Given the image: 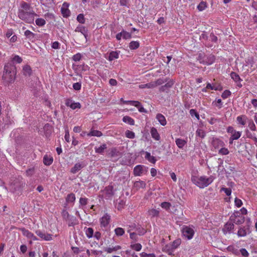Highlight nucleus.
I'll list each match as a JSON object with an SVG mask.
<instances>
[{
	"instance_id": "f257e3e1",
	"label": "nucleus",
	"mask_w": 257,
	"mask_h": 257,
	"mask_svg": "<svg viewBox=\"0 0 257 257\" xmlns=\"http://www.w3.org/2000/svg\"><path fill=\"white\" fill-rule=\"evenodd\" d=\"M16 67L12 63H8L5 65L3 74V80L7 85L14 83L16 79Z\"/></svg>"
},
{
	"instance_id": "f03ea898",
	"label": "nucleus",
	"mask_w": 257,
	"mask_h": 257,
	"mask_svg": "<svg viewBox=\"0 0 257 257\" xmlns=\"http://www.w3.org/2000/svg\"><path fill=\"white\" fill-rule=\"evenodd\" d=\"M214 179V177L210 176L209 177L205 176H201L197 177L193 176L192 177V181L194 184L200 188H204L210 184Z\"/></svg>"
},
{
	"instance_id": "7ed1b4c3",
	"label": "nucleus",
	"mask_w": 257,
	"mask_h": 257,
	"mask_svg": "<svg viewBox=\"0 0 257 257\" xmlns=\"http://www.w3.org/2000/svg\"><path fill=\"white\" fill-rule=\"evenodd\" d=\"M35 16H37V14L33 10L18 12L19 18L29 24H32L34 22Z\"/></svg>"
},
{
	"instance_id": "20e7f679",
	"label": "nucleus",
	"mask_w": 257,
	"mask_h": 257,
	"mask_svg": "<svg viewBox=\"0 0 257 257\" xmlns=\"http://www.w3.org/2000/svg\"><path fill=\"white\" fill-rule=\"evenodd\" d=\"M229 221L236 224L240 225L244 222L245 218L239 211H236L230 216Z\"/></svg>"
},
{
	"instance_id": "39448f33",
	"label": "nucleus",
	"mask_w": 257,
	"mask_h": 257,
	"mask_svg": "<svg viewBox=\"0 0 257 257\" xmlns=\"http://www.w3.org/2000/svg\"><path fill=\"white\" fill-rule=\"evenodd\" d=\"M182 232L183 236L188 239H191L194 234L193 228L186 226L183 227Z\"/></svg>"
},
{
	"instance_id": "423d86ee",
	"label": "nucleus",
	"mask_w": 257,
	"mask_h": 257,
	"mask_svg": "<svg viewBox=\"0 0 257 257\" xmlns=\"http://www.w3.org/2000/svg\"><path fill=\"white\" fill-rule=\"evenodd\" d=\"M121 101H123L124 103H130L132 105L137 107L139 111L141 112L147 113V111L145 109L141 104V103L138 101H123L122 98L121 99Z\"/></svg>"
},
{
	"instance_id": "0eeeda50",
	"label": "nucleus",
	"mask_w": 257,
	"mask_h": 257,
	"mask_svg": "<svg viewBox=\"0 0 257 257\" xmlns=\"http://www.w3.org/2000/svg\"><path fill=\"white\" fill-rule=\"evenodd\" d=\"M103 192L106 199H111L114 194L113 186L111 185L106 186L104 189Z\"/></svg>"
},
{
	"instance_id": "6e6552de",
	"label": "nucleus",
	"mask_w": 257,
	"mask_h": 257,
	"mask_svg": "<svg viewBox=\"0 0 257 257\" xmlns=\"http://www.w3.org/2000/svg\"><path fill=\"white\" fill-rule=\"evenodd\" d=\"M249 232V225L247 224L246 226H240L237 234L239 237H244Z\"/></svg>"
},
{
	"instance_id": "1a4fd4ad",
	"label": "nucleus",
	"mask_w": 257,
	"mask_h": 257,
	"mask_svg": "<svg viewBox=\"0 0 257 257\" xmlns=\"http://www.w3.org/2000/svg\"><path fill=\"white\" fill-rule=\"evenodd\" d=\"M110 216L107 213L105 214L100 219L101 226L106 227L109 223Z\"/></svg>"
},
{
	"instance_id": "9d476101",
	"label": "nucleus",
	"mask_w": 257,
	"mask_h": 257,
	"mask_svg": "<svg viewBox=\"0 0 257 257\" xmlns=\"http://www.w3.org/2000/svg\"><path fill=\"white\" fill-rule=\"evenodd\" d=\"M174 83L173 80H171L167 82L165 85H162L159 88L160 92H167V91L172 87Z\"/></svg>"
},
{
	"instance_id": "9b49d317",
	"label": "nucleus",
	"mask_w": 257,
	"mask_h": 257,
	"mask_svg": "<svg viewBox=\"0 0 257 257\" xmlns=\"http://www.w3.org/2000/svg\"><path fill=\"white\" fill-rule=\"evenodd\" d=\"M234 223L229 220V221L224 225L222 230L224 233H226L227 232H230L234 229Z\"/></svg>"
},
{
	"instance_id": "f8f14e48",
	"label": "nucleus",
	"mask_w": 257,
	"mask_h": 257,
	"mask_svg": "<svg viewBox=\"0 0 257 257\" xmlns=\"http://www.w3.org/2000/svg\"><path fill=\"white\" fill-rule=\"evenodd\" d=\"M215 56L213 55L210 54L206 57H205L203 60L201 62L207 65H211L215 61Z\"/></svg>"
},
{
	"instance_id": "ddd939ff",
	"label": "nucleus",
	"mask_w": 257,
	"mask_h": 257,
	"mask_svg": "<svg viewBox=\"0 0 257 257\" xmlns=\"http://www.w3.org/2000/svg\"><path fill=\"white\" fill-rule=\"evenodd\" d=\"M36 233L41 238L45 240H50L52 239V235L48 233H45L40 230H37Z\"/></svg>"
},
{
	"instance_id": "4468645a",
	"label": "nucleus",
	"mask_w": 257,
	"mask_h": 257,
	"mask_svg": "<svg viewBox=\"0 0 257 257\" xmlns=\"http://www.w3.org/2000/svg\"><path fill=\"white\" fill-rule=\"evenodd\" d=\"M85 166V165L83 163H78L75 164L73 167L71 169L70 172L75 174L78 171L80 170L81 169L84 168Z\"/></svg>"
},
{
	"instance_id": "2eb2a0df",
	"label": "nucleus",
	"mask_w": 257,
	"mask_h": 257,
	"mask_svg": "<svg viewBox=\"0 0 257 257\" xmlns=\"http://www.w3.org/2000/svg\"><path fill=\"white\" fill-rule=\"evenodd\" d=\"M21 8L19 11H28L33 10L30 5L26 2H23L21 4Z\"/></svg>"
},
{
	"instance_id": "dca6fc26",
	"label": "nucleus",
	"mask_w": 257,
	"mask_h": 257,
	"mask_svg": "<svg viewBox=\"0 0 257 257\" xmlns=\"http://www.w3.org/2000/svg\"><path fill=\"white\" fill-rule=\"evenodd\" d=\"M75 32H80L82 34L84 35L85 38H86L87 36V30L85 29V28L81 25L78 26L75 30Z\"/></svg>"
},
{
	"instance_id": "f3484780",
	"label": "nucleus",
	"mask_w": 257,
	"mask_h": 257,
	"mask_svg": "<svg viewBox=\"0 0 257 257\" xmlns=\"http://www.w3.org/2000/svg\"><path fill=\"white\" fill-rule=\"evenodd\" d=\"M23 234L27 236L29 238H31L33 240H37L38 239L36 236H35L33 233L31 232L28 230H26L25 229H23Z\"/></svg>"
},
{
	"instance_id": "a211bd4d",
	"label": "nucleus",
	"mask_w": 257,
	"mask_h": 257,
	"mask_svg": "<svg viewBox=\"0 0 257 257\" xmlns=\"http://www.w3.org/2000/svg\"><path fill=\"white\" fill-rule=\"evenodd\" d=\"M32 72V70L31 69V67L26 65L23 67V73L26 76H30Z\"/></svg>"
},
{
	"instance_id": "6ab92c4d",
	"label": "nucleus",
	"mask_w": 257,
	"mask_h": 257,
	"mask_svg": "<svg viewBox=\"0 0 257 257\" xmlns=\"http://www.w3.org/2000/svg\"><path fill=\"white\" fill-rule=\"evenodd\" d=\"M143 166L142 165H137L134 169V174L135 176H140L143 174Z\"/></svg>"
},
{
	"instance_id": "aec40b11",
	"label": "nucleus",
	"mask_w": 257,
	"mask_h": 257,
	"mask_svg": "<svg viewBox=\"0 0 257 257\" xmlns=\"http://www.w3.org/2000/svg\"><path fill=\"white\" fill-rule=\"evenodd\" d=\"M156 118L162 125L164 126L166 124V119L163 114L161 113L157 114L156 116Z\"/></svg>"
},
{
	"instance_id": "412c9836",
	"label": "nucleus",
	"mask_w": 257,
	"mask_h": 257,
	"mask_svg": "<svg viewBox=\"0 0 257 257\" xmlns=\"http://www.w3.org/2000/svg\"><path fill=\"white\" fill-rule=\"evenodd\" d=\"M146 186V183L143 181H136L134 185V187L136 188L137 190L140 189L141 188H145Z\"/></svg>"
},
{
	"instance_id": "4be33fe9",
	"label": "nucleus",
	"mask_w": 257,
	"mask_h": 257,
	"mask_svg": "<svg viewBox=\"0 0 257 257\" xmlns=\"http://www.w3.org/2000/svg\"><path fill=\"white\" fill-rule=\"evenodd\" d=\"M151 134L152 138L156 141H159L160 139V135L155 127H152L151 130Z\"/></svg>"
},
{
	"instance_id": "5701e85b",
	"label": "nucleus",
	"mask_w": 257,
	"mask_h": 257,
	"mask_svg": "<svg viewBox=\"0 0 257 257\" xmlns=\"http://www.w3.org/2000/svg\"><path fill=\"white\" fill-rule=\"evenodd\" d=\"M148 215L151 217H157L159 215V211L156 209H151L148 211Z\"/></svg>"
},
{
	"instance_id": "b1692460",
	"label": "nucleus",
	"mask_w": 257,
	"mask_h": 257,
	"mask_svg": "<svg viewBox=\"0 0 257 257\" xmlns=\"http://www.w3.org/2000/svg\"><path fill=\"white\" fill-rule=\"evenodd\" d=\"M119 52L117 51H111L110 52L108 60L109 61L117 59L118 58Z\"/></svg>"
},
{
	"instance_id": "393cba45",
	"label": "nucleus",
	"mask_w": 257,
	"mask_h": 257,
	"mask_svg": "<svg viewBox=\"0 0 257 257\" xmlns=\"http://www.w3.org/2000/svg\"><path fill=\"white\" fill-rule=\"evenodd\" d=\"M53 159L52 157H49L47 155H45L43 158V163L45 165L50 166L52 164Z\"/></svg>"
},
{
	"instance_id": "a878e982",
	"label": "nucleus",
	"mask_w": 257,
	"mask_h": 257,
	"mask_svg": "<svg viewBox=\"0 0 257 257\" xmlns=\"http://www.w3.org/2000/svg\"><path fill=\"white\" fill-rule=\"evenodd\" d=\"M66 221L69 226H73L76 224V218L74 216H70V217L66 218Z\"/></svg>"
},
{
	"instance_id": "bb28decb",
	"label": "nucleus",
	"mask_w": 257,
	"mask_h": 257,
	"mask_svg": "<svg viewBox=\"0 0 257 257\" xmlns=\"http://www.w3.org/2000/svg\"><path fill=\"white\" fill-rule=\"evenodd\" d=\"M145 159L153 164H155L156 162L155 157L151 156V154L148 152L145 153Z\"/></svg>"
},
{
	"instance_id": "cd10ccee",
	"label": "nucleus",
	"mask_w": 257,
	"mask_h": 257,
	"mask_svg": "<svg viewBox=\"0 0 257 257\" xmlns=\"http://www.w3.org/2000/svg\"><path fill=\"white\" fill-rule=\"evenodd\" d=\"M88 136H95V137H101L102 136V133L97 130H91L90 132L87 134Z\"/></svg>"
},
{
	"instance_id": "c85d7f7f",
	"label": "nucleus",
	"mask_w": 257,
	"mask_h": 257,
	"mask_svg": "<svg viewBox=\"0 0 257 257\" xmlns=\"http://www.w3.org/2000/svg\"><path fill=\"white\" fill-rule=\"evenodd\" d=\"M121 248V246L119 245H116L112 247H107L104 248V251L108 253H110L113 251H116Z\"/></svg>"
},
{
	"instance_id": "c756f323",
	"label": "nucleus",
	"mask_w": 257,
	"mask_h": 257,
	"mask_svg": "<svg viewBox=\"0 0 257 257\" xmlns=\"http://www.w3.org/2000/svg\"><path fill=\"white\" fill-rule=\"evenodd\" d=\"M176 144L178 148L182 149L186 145V142L183 139H177L176 140Z\"/></svg>"
},
{
	"instance_id": "7c9ffc66",
	"label": "nucleus",
	"mask_w": 257,
	"mask_h": 257,
	"mask_svg": "<svg viewBox=\"0 0 257 257\" xmlns=\"http://www.w3.org/2000/svg\"><path fill=\"white\" fill-rule=\"evenodd\" d=\"M140 46V43L138 41H132L129 44V48L131 50H135L138 49Z\"/></svg>"
},
{
	"instance_id": "2f4dec72",
	"label": "nucleus",
	"mask_w": 257,
	"mask_h": 257,
	"mask_svg": "<svg viewBox=\"0 0 257 257\" xmlns=\"http://www.w3.org/2000/svg\"><path fill=\"white\" fill-rule=\"evenodd\" d=\"M125 201L123 200H116V206L118 210L122 209L125 205Z\"/></svg>"
},
{
	"instance_id": "473e14b6",
	"label": "nucleus",
	"mask_w": 257,
	"mask_h": 257,
	"mask_svg": "<svg viewBox=\"0 0 257 257\" xmlns=\"http://www.w3.org/2000/svg\"><path fill=\"white\" fill-rule=\"evenodd\" d=\"M61 13L64 17L67 18L70 15V11L67 8L62 7L61 9Z\"/></svg>"
},
{
	"instance_id": "72a5a7b5",
	"label": "nucleus",
	"mask_w": 257,
	"mask_h": 257,
	"mask_svg": "<svg viewBox=\"0 0 257 257\" xmlns=\"http://www.w3.org/2000/svg\"><path fill=\"white\" fill-rule=\"evenodd\" d=\"M106 145L105 144H102L98 148H95V151L96 153L102 154L104 150L106 149Z\"/></svg>"
},
{
	"instance_id": "f704fd0d",
	"label": "nucleus",
	"mask_w": 257,
	"mask_h": 257,
	"mask_svg": "<svg viewBox=\"0 0 257 257\" xmlns=\"http://www.w3.org/2000/svg\"><path fill=\"white\" fill-rule=\"evenodd\" d=\"M122 120L125 123H127L131 125H134L135 121L134 120L128 116H125L123 117Z\"/></svg>"
},
{
	"instance_id": "c9c22d12",
	"label": "nucleus",
	"mask_w": 257,
	"mask_h": 257,
	"mask_svg": "<svg viewBox=\"0 0 257 257\" xmlns=\"http://www.w3.org/2000/svg\"><path fill=\"white\" fill-rule=\"evenodd\" d=\"M167 79H163L162 78H159L157 79L156 81L153 82V83L154 85V87H156L158 85H161L163 83L167 82Z\"/></svg>"
},
{
	"instance_id": "e433bc0d",
	"label": "nucleus",
	"mask_w": 257,
	"mask_h": 257,
	"mask_svg": "<svg viewBox=\"0 0 257 257\" xmlns=\"http://www.w3.org/2000/svg\"><path fill=\"white\" fill-rule=\"evenodd\" d=\"M181 242V240L180 239H177L170 244L171 245L173 249H175L180 245Z\"/></svg>"
},
{
	"instance_id": "4c0bfd02",
	"label": "nucleus",
	"mask_w": 257,
	"mask_h": 257,
	"mask_svg": "<svg viewBox=\"0 0 257 257\" xmlns=\"http://www.w3.org/2000/svg\"><path fill=\"white\" fill-rule=\"evenodd\" d=\"M66 200L68 203L74 202L75 200V196L73 193H70L67 195Z\"/></svg>"
},
{
	"instance_id": "58836bf2",
	"label": "nucleus",
	"mask_w": 257,
	"mask_h": 257,
	"mask_svg": "<svg viewBox=\"0 0 257 257\" xmlns=\"http://www.w3.org/2000/svg\"><path fill=\"white\" fill-rule=\"evenodd\" d=\"M35 22L36 25L39 27L43 26L46 24L45 20L42 18H38L36 20Z\"/></svg>"
},
{
	"instance_id": "ea45409f",
	"label": "nucleus",
	"mask_w": 257,
	"mask_h": 257,
	"mask_svg": "<svg viewBox=\"0 0 257 257\" xmlns=\"http://www.w3.org/2000/svg\"><path fill=\"white\" fill-rule=\"evenodd\" d=\"M243 118H246V117L245 115H240L238 116L236 118L238 123L241 124L242 125H244L245 124V121Z\"/></svg>"
},
{
	"instance_id": "a19ab883",
	"label": "nucleus",
	"mask_w": 257,
	"mask_h": 257,
	"mask_svg": "<svg viewBox=\"0 0 257 257\" xmlns=\"http://www.w3.org/2000/svg\"><path fill=\"white\" fill-rule=\"evenodd\" d=\"M114 232L117 236H121L124 233V230L122 228L117 227L115 229Z\"/></svg>"
},
{
	"instance_id": "79ce46f5",
	"label": "nucleus",
	"mask_w": 257,
	"mask_h": 257,
	"mask_svg": "<svg viewBox=\"0 0 257 257\" xmlns=\"http://www.w3.org/2000/svg\"><path fill=\"white\" fill-rule=\"evenodd\" d=\"M85 234L87 237H92L93 235V229L91 227L86 228Z\"/></svg>"
},
{
	"instance_id": "37998d69",
	"label": "nucleus",
	"mask_w": 257,
	"mask_h": 257,
	"mask_svg": "<svg viewBox=\"0 0 257 257\" xmlns=\"http://www.w3.org/2000/svg\"><path fill=\"white\" fill-rule=\"evenodd\" d=\"M230 77L235 82H238L241 80L239 76L234 72H232L230 73Z\"/></svg>"
},
{
	"instance_id": "c03bdc74",
	"label": "nucleus",
	"mask_w": 257,
	"mask_h": 257,
	"mask_svg": "<svg viewBox=\"0 0 257 257\" xmlns=\"http://www.w3.org/2000/svg\"><path fill=\"white\" fill-rule=\"evenodd\" d=\"M241 133L240 132H236L234 131V132L232 134L231 137L232 140H237L241 136Z\"/></svg>"
},
{
	"instance_id": "a18cd8bd",
	"label": "nucleus",
	"mask_w": 257,
	"mask_h": 257,
	"mask_svg": "<svg viewBox=\"0 0 257 257\" xmlns=\"http://www.w3.org/2000/svg\"><path fill=\"white\" fill-rule=\"evenodd\" d=\"M196 135L201 138H204L206 135L205 132L202 129L198 128L196 131Z\"/></svg>"
},
{
	"instance_id": "49530a36",
	"label": "nucleus",
	"mask_w": 257,
	"mask_h": 257,
	"mask_svg": "<svg viewBox=\"0 0 257 257\" xmlns=\"http://www.w3.org/2000/svg\"><path fill=\"white\" fill-rule=\"evenodd\" d=\"M25 36L31 40L34 38L35 34L29 30H26L25 32Z\"/></svg>"
},
{
	"instance_id": "de8ad7c7",
	"label": "nucleus",
	"mask_w": 257,
	"mask_h": 257,
	"mask_svg": "<svg viewBox=\"0 0 257 257\" xmlns=\"http://www.w3.org/2000/svg\"><path fill=\"white\" fill-rule=\"evenodd\" d=\"M131 247L133 249H134V250H136L137 251H139L142 248V245L140 243H135V244H131Z\"/></svg>"
},
{
	"instance_id": "09e8293b",
	"label": "nucleus",
	"mask_w": 257,
	"mask_h": 257,
	"mask_svg": "<svg viewBox=\"0 0 257 257\" xmlns=\"http://www.w3.org/2000/svg\"><path fill=\"white\" fill-rule=\"evenodd\" d=\"M139 87L140 88H154V85L153 83V82H151L150 83L145 84H141L139 86Z\"/></svg>"
},
{
	"instance_id": "8fccbe9b",
	"label": "nucleus",
	"mask_w": 257,
	"mask_h": 257,
	"mask_svg": "<svg viewBox=\"0 0 257 257\" xmlns=\"http://www.w3.org/2000/svg\"><path fill=\"white\" fill-rule=\"evenodd\" d=\"M207 7L206 3L204 2H201L197 6V8L199 11H202L204 10Z\"/></svg>"
},
{
	"instance_id": "3c124183",
	"label": "nucleus",
	"mask_w": 257,
	"mask_h": 257,
	"mask_svg": "<svg viewBox=\"0 0 257 257\" xmlns=\"http://www.w3.org/2000/svg\"><path fill=\"white\" fill-rule=\"evenodd\" d=\"M125 136L129 139H134L135 137V133L131 131L127 130L125 132Z\"/></svg>"
},
{
	"instance_id": "603ef678",
	"label": "nucleus",
	"mask_w": 257,
	"mask_h": 257,
	"mask_svg": "<svg viewBox=\"0 0 257 257\" xmlns=\"http://www.w3.org/2000/svg\"><path fill=\"white\" fill-rule=\"evenodd\" d=\"M77 20L81 24H84L85 20L83 14H79L77 17Z\"/></svg>"
},
{
	"instance_id": "864d4df0",
	"label": "nucleus",
	"mask_w": 257,
	"mask_h": 257,
	"mask_svg": "<svg viewBox=\"0 0 257 257\" xmlns=\"http://www.w3.org/2000/svg\"><path fill=\"white\" fill-rule=\"evenodd\" d=\"M122 38L124 39H128L132 38V35L131 33L127 32L124 30L122 31Z\"/></svg>"
},
{
	"instance_id": "5fc2aeb1",
	"label": "nucleus",
	"mask_w": 257,
	"mask_h": 257,
	"mask_svg": "<svg viewBox=\"0 0 257 257\" xmlns=\"http://www.w3.org/2000/svg\"><path fill=\"white\" fill-rule=\"evenodd\" d=\"M118 154L119 152L115 148L112 149L109 153V155L111 157H117L118 156Z\"/></svg>"
},
{
	"instance_id": "6e6d98bb",
	"label": "nucleus",
	"mask_w": 257,
	"mask_h": 257,
	"mask_svg": "<svg viewBox=\"0 0 257 257\" xmlns=\"http://www.w3.org/2000/svg\"><path fill=\"white\" fill-rule=\"evenodd\" d=\"M190 114L192 116H195L197 119H199V114L194 109H191L189 111Z\"/></svg>"
},
{
	"instance_id": "4d7b16f0",
	"label": "nucleus",
	"mask_w": 257,
	"mask_h": 257,
	"mask_svg": "<svg viewBox=\"0 0 257 257\" xmlns=\"http://www.w3.org/2000/svg\"><path fill=\"white\" fill-rule=\"evenodd\" d=\"M34 172H35L34 168H31L26 170V174L27 176H31L34 174Z\"/></svg>"
},
{
	"instance_id": "13d9d810",
	"label": "nucleus",
	"mask_w": 257,
	"mask_h": 257,
	"mask_svg": "<svg viewBox=\"0 0 257 257\" xmlns=\"http://www.w3.org/2000/svg\"><path fill=\"white\" fill-rule=\"evenodd\" d=\"M231 95V92L228 90H225L224 91V92L222 93L221 97L223 99H225L227 98L228 96H229Z\"/></svg>"
},
{
	"instance_id": "bf43d9fd",
	"label": "nucleus",
	"mask_w": 257,
	"mask_h": 257,
	"mask_svg": "<svg viewBox=\"0 0 257 257\" xmlns=\"http://www.w3.org/2000/svg\"><path fill=\"white\" fill-rule=\"evenodd\" d=\"M219 153L223 155H226L229 154V151L227 148H222L219 150Z\"/></svg>"
},
{
	"instance_id": "052dcab7",
	"label": "nucleus",
	"mask_w": 257,
	"mask_h": 257,
	"mask_svg": "<svg viewBox=\"0 0 257 257\" xmlns=\"http://www.w3.org/2000/svg\"><path fill=\"white\" fill-rule=\"evenodd\" d=\"M70 107L72 109H75L76 108H80L81 105L80 103L79 102H73L72 103H71V106Z\"/></svg>"
},
{
	"instance_id": "680f3d73",
	"label": "nucleus",
	"mask_w": 257,
	"mask_h": 257,
	"mask_svg": "<svg viewBox=\"0 0 257 257\" xmlns=\"http://www.w3.org/2000/svg\"><path fill=\"white\" fill-rule=\"evenodd\" d=\"M141 257H156V255L154 253H147L145 252H143L140 253Z\"/></svg>"
},
{
	"instance_id": "e2e57ef3",
	"label": "nucleus",
	"mask_w": 257,
	"mask_h": 257,
	"mask_svg": "<svg viewBox=\"0 0 257 257\" xmlns=\"http://www.w3.org/2000/svg\"><path fill=\"white\" fill-rule=\"evenodd\" d=\"M161 206L162 208L166 209V210H168L170 208V207L171 206V204L167 202H163L161 203Z\"/></svg>"
},
{
	"instance_id": "0e129e2a",
	"label": "nucleus",
	"mask_w": 257,
	"mask_h": 257,
	"mask_svg": "<svg viewBox=\"0 0 257 257\" xmlns=\"http://www.w3.org/2000/svg\"><path fill=\"white\" fill-rule=\"evenodd\" d=\"M221 191H223L227 196H230L231 193V189L229 188H222Z\"/></svg>"
},
{
	"instance_id": "69168bd1",
	"label": "nucleus",
	"mask_w": 257,
	"mask_h": 257,
	"mask_svg": "<svg viewBox=\"0 0 257 257\" xmlns=\"http://www.w3.org/2000/svg\"><path fill=\"white\" fill-rule=\"evenodd\" d=\"M13 61L16 62L18 63H20L22 61V59L18 55H16L13 58Z\"/></svg>"
},
{
	"instance_id": "338daca9",
	"label": "nucleus",
	"mask_w": 257,
	"mask_h": 257,
	"mask_svg": "<svg viewBox=\"0 0 257 257\" xmlns=\"http://www.w3.org/2000/svg\"><path fill=\"white\" fill-rule=\"evenodd\" d=\"M79 203L82 206L86 205L87 203V199L86 198L81 197L79 199Z\"/></svg>"
},
{
	"instance_id": "774afa93",
	"label": "nucleus",
	"mask_w": 257,
	"mask_h": 257,
	"mask_svg": "<svg viewBox=\"0 0 257 257\" xmlns=\"http://www.w3.org/2000/svg\"><path fill=\"white\" fill-rule=\"evenodd\" d=\"M73 87L74 89H75L76 90H79L81 89V84L79 82L74 83L73 84Z\"/></svg>"
}]
</instances>
